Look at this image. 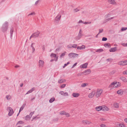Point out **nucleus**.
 <instances>
[{
  "mask_svg": "<svg viewBox=\"0 0 127 127\" xmlns=\"http://www.w3.org/2000/svg\"><path fill=\"white\" fill-rule=\"evenodd\" d=\"M8 27V23L5 22L2 25L1 28L2 31L3 32H5L7 31Z\"/></svg>",
  "mask_w": 127,
  "mask_h": 127,
  "instance_id": "nucleus-1",
  "label": "nucleus"
},
{
  "mask_svg": "<svg viewBox=\"0 0 127 127\" xmlns=\"http://www.w3.org/2000/svg\"><path fill=\"white\" fill-rule=\"evenodd\" d=\"M64 11L62 10L60 11L59 13L55 18V20L56 21H59L60 19L62 14H63Z\"/></svg>",
  "mask_w": 127,
  "mask_h": 127,
  "instance_id": "nucleus-2",
  "label": "nucleus"
},
{
  "mask_svg": "<svg viewBox=\"0 0 127 127\" xmlns=\"http://www.w3.org/2000/svg\"><path fill=\"white\" fill-rule=\"evenodd\" d=\"M103 92L102 90L100 89H97L95 94V96L97 97H99Z\"/></svg>",
  "mask_w": 127,
  "mask_h": 127,
  "instance_id": "nucleus-3",
  "label": "nucleus"
},
{
  "mask_svg": "<svg viewBox=\"0 0 127 127\" xmlns=\"http://www.w3.org/2000/svg\"><path fill=\"white\" fill-rule=\"evenodd\" d=\"M7 110L9 111L8 115L9 116H11L14 112L13 109L9 107H7Z\"/></svg>",
  "mask_w": 127,
  "mask_h": 127,
  "instance_id": "nucleus-4",
  "label": "nucleus"
},
{
  "mask_svg": "<svg viewBox=\"0 0 127 127\" xmlns=\"http://www.w3.org/2000/svg\"><path fill=\"white\" fill-rule=\"evenodd\" d=\"M118 64L122 65H127V60L120 61L118 63Z\"/></svg>",
  "mask_w": 127,
  "mask_h": 127,
  "instance_id": "nucleus-5",
  "label": "nucleus"
},
{
  "mask_svg": "<svg viewBox=\"0 0 127 127\" xmlns=\"http://www.w3.org/2000/svg\"><path fill=\"white\" fill-rule=\"evenodd\" d=\"M50 56L51 57L55 58V59H54V60L55 61H58V56H57L56 54L52 53L50 55Z\"/></svg>",
  "mask_w": 127,
  "mask_h": 127,
  "instance_id": "nucleus-6",
  "label": "nucleus"
},
{
  "mask_svg": "<svg viewBox=\"0 0 127 127\" xmlns=\"http://www.w3.org/2000/svg\"><path fill=\"white\" fill-rule=\"evenodd\" d=\"M78 55L76 54L73 53H70L68 54L69 57L70 58H74L76 57V55L78 56Z\"/></svg>",
  "mask_w": 127,
  "mask_h": 127,
  "instance_id": "nucleus-7",
  "label": "nucleus"
},
{
  "mask_svg": "<svg viewBox=\"0 0 127 127\" xmlns=\"http://www.w3.org/2000/svg\"><path fill=\"white\" fill-rule=\"evenodd\" d=\"M40 33V32L39 31H37L35 33H33L32 34V35L33 37V38H35L38 37Z\"/></svg>",
  "mask_w": 127,
  "mask_h": 127,
  "instance_id": "nucleus-8",
  "label": "nucleus"
},
{
  "mask_svg": "<svg viewBox=\"0 0 127 127\" xmlns=\"http://www.w3.org/2000/svg\"><path fill=\"white\" fill-rule=\"evenodd\" d=\"M44 62L42 60H40L39 62V66L40 67H42L43 66Z\"/></svg>",
  "mask_w": 127,
  "mask_h": 127,
  "instance_id": "nucleus-9",
  "label": "nucleus"
},
{
  "mask_svg": "<svg viewBox=\"0 0 127 127\" xmlns=\"http://www.w3.org/2000/svg\"><path fill=\"white\" fill-rule=\"evenodd\" d=\"M95 93V91H93L92 92L89 94L88 95L89 97L90 98H92L94 96Z\"/></svg>",
  "mask_w": 127,
  "mask_h": 127,
  "instance_id": "nucleus-10",
  "label": "nucleus"
},
{
  "mask_svg": "<svg viewBox=\"0 0 127 127\" xmlns=\"http://www.w3.org/2000/svg\"><path fill=\"white\" fill-rule=\"evenodd\" d=\"M88 64V63H86L84 64L81 65L80 66V67L81 68H86L87 67Z\"/></svg>",
  "mask_w": 127,
  "mask_h": 127,
  "instance_id": "nucleus-11",
  "label": "nucleus"
},
{
  "mask_svg": "<svg viewBox=\"0 0 127 127\" xmlns=\"http://www.w3.org/2000/svg\"><path fill=\"white\" fill-rule=\"evenodd\" d=\"M109 88H111V90H112L115 88V82H113L111 83V84L109 86Z\"/></svg>",
  "mask_w": 127,
  "mask_h": 127,
  "instance_id": "nucleus-12",
  "label": "nucleus"
},
{
  "mask_svg": "<svg viewBox=\"0 0 127 127\" xmlns=\"http://www.w3.org/2000/svg\"><path fill=\"white\" fill-rule=\"evenodd\" d=\"M124 92V91L123 90L121 89L118 91L117 93L118 94L121 95L123 94Z\"/></svg>",
  "mask_w": 127,
  "mask_h": 127,
  "instance_id": "nucleus-13",
  "label": "nucleus"
},
{
  "mask_svg": "<svg viewBox=\"0 0 127 127\" xmlns=\"http://www.w3.org/2000/svg\"><path fill=\"white\" fill-rule=\"evenodd\" d=\"M115 88H118L121 86V83L119 82H115Z\"/></svg>",
  "mask_w": 127,
  "mask_h": 127,
  "instance_id": "nucleus-14",
  "label": "nucleus"
},
{
  "mask_svg": "<svg viewBox=\"0 0 127 127\" xmlns=\"http://www.w3.org/2000/svg\"><path fill=\"white\" fill-rule=\"evenodd\" d=\"M96 110L97 111H99L102 109V106H99L96 107Z\"/></svg>",
  "mask_w": 127,
  "mask_h": 127,
  "instance_id": "nucleus-15",
  "label": "nucleus"
},
{
  "mask_svg": "<svg viewBox=\"0 0 127 127\" xmlns=\"http://www.w3.org/2000/svg\"><path fill=\"white\" fill-rule=\"evenodd\" d=\"M108 0L109 3L112 4L116 5V3L114 0Z\"/></svg>",
  "mask_w": 127,
  "mask_h": 127,
  "instance_id": "nucleus-16",
  "label": "nucleus"
},
{
  "mask_svg": "<svg viewBox=\"0 0 127 127\" xmlns=\"http://www.w3.org/2000/svg\"><path fill=\"white\" fill-rule=\"evenodd\" d=\"M91 70L90 69L86 70L85 71L83 72L84 73H85V74L87 75L91 73Z\"/></svg>",
  "mask_w": 127,
  "mask_h": 127,
  "instance_id": "nucleus-17",
  "label": "nucleus"
},
{
  "mask_svg": "<svg viewBox=\"0 0 127 127\" xmlns=\"http://www.w3.org/2000/svg\"><path fill=\"white\" fill-rule=\"evenodd\" d=\"M117 50V47H115L110 49L109 50V51L110 52H114L116 51Z\"/></svg>",
  "mask_w": 127,
  "mask_h": 127,
  "instance_id": "nucleus-18",
  "label": "nucleus"
},
{
  "mask_svg": "<svg viewBox=\"0 0 127 127\" xmlns=\"http://www.w3.org/2000/svg\"><path fill=\"white\" fill-rule=\"evenodd\" d=\"M35 88L34 87L32 88L31 90L28 91L26 95L28 94L32 93L33 91L34 90Z\"/></svg>",
  "mask_w": 127,
  "mask_h": 127,
  "instance_id": "nucleus-19",
  "label": "nucleus"
},
{
  "mask_svg": "<svg viewBox=\"0 0 127 127\" xmlns=\"http://www.w3.org/2000/svg\"><path fill=\"white\" fill-rule=\"evenodd\" d=\"M102 107V110L104 111H108L109 110V109L107 106H103Z\"/></svg>",
  "mask_w": 127,
  "mask_h": 127,
  "instance_id": "nucleus-20",
  "label": "nucleus"
},
{
  "mask_svg": "<svg viewBox=\"0 0 127 127\" xmlns=\"http://www.w3.org/2000/svg\"><path fill=\"white\" fill-rule=\"evenodd\" d=\"M82 122L84 124L89 125L91 123V122L87 120H83Z\"/></svg>",
  "mask_w": 127,
  "mask_h": 127,
  "instance_id": "nucleus-21",
  "label": "nucleus"
},
{
  "mask_svg": "<svg viewBox=\"0 0 127 127\" xmlns=\"http://www.w3.org/2000/svg\"><path fill=\"white\" fill-rule=\"evenodd\" d=\"M13 32V27H11L10 28V30L11 38V37L12 36Z\"/></svg>",
  "mask_w": 127,
  "mask_h": 127,
  "instance_id": "nucleus-22",
  "label": "nucleus"
},
{
  "mask_svg": "<svg viewBox=\"0 0 127 127\" xmlns=\"http://www.w3.org/2000/svg\"><path fill=\"white\" fill-rule=\"evenodd\" d=\"M82 35V34H78V35L75 38V39L76 40L79 39L81 38Z\"/></svg>",
  "mask_w": 127,
  "mask_h": 127,
  "instance_id": "nucleus-23",
  "label": "nucleus"
},
{
  "mask_svg": "<svg viewBox=\"0 0 127 127\" xmlns=\"http://www.w3.org/2000/svg\"><path fill=\"white\" fill-rule=\"evenodd\" d=\"M120 79L124 82H127V79L125 77H121L120 78Z\"/></svg>",
  "mask_w": 127,
  "mask_h": 127,
  "instance_id": "nucleus-24",
  "label": "nucleus"
},
{
  "mask_svg": "<svg viewBox=\"0 0 127 127\" xmlns=\"http://www.w3.org/2000/svg\"><path fill=\"white\" fill-rule=\"evenodd\" d=\"M72 95L73 97H78L79 96L80 94L79 93H74L72 94Z\"/></svg>",
  "mask_w": 127,
  "mask_h": 127,
  "instance_id": "nucleus-25",
  "label": "nucleus"
},
{
  "mask_svg": "<svg viewBox=\"0 0 127 127\" xmlns=\"http://www.w3.org/2000/svg\"><path fill=\"white\" fill-rule=\"evenodd\" d=\"M113 106L114 107L116 108H118L119 107V104L118 103H114L113 104Z\"/></svg>",
  "mask_w": 127,
  "mask_h": 127,
  "instance_id": "nucleus-26",
  "label": "nucleus"
},
{
  "mask_svg": "<svg viewBox=\"0 0 127 127\" xmlns=\"http://www.w3.org/2000/svg\"><path fill=\"white\" fill-rule=\"evenodd\" d=\"M66 81V80L64 79H61L58 80V82L59 83H62Z\"/></svg>",
  "mask_w": 127,
  "mask_h": 127,
  "instance_id": "nucleus-27",
  "label": "nucleus"
},
{
  "mask_svg": "<svg viewBox=\"0 0 127 127\" xmlns=\"http://www.w3.org/2000/svg\"><path fill=\"white\" fill-rule=\"evenodd\" d=\"M6 98L7 100H10L11 99L12 96L10 95H7L6 96Z\"/></svg>",
  "mask_w": 127,
  "mask_h": 127,
  "instance_id": "nucleus-28",
  "label": "nucleus"
},
{
  "mask_svg": "<svg viewBox=\"0 0 127 127\" xmlns=\"http://www.w3.org/2000/svg\"><path fill=\"white\" fill-rule=\"evenodd\" d=\"M104 46L105 47H109L110 48L111 47V45L110 43H105L104 45Z\"/></svg>",
  "mask_w": 127,
  "mask_h": 127,
  "instance_id": "nucleus-29",
  "label": "nucleus"
},
{
  "mask_svg": "<svg viewBox=\"0 0 127 127\" xmlns=\"http://www.w3.org/2000/svg\"><path fill=\"white\" fill-rule=\"evenodd\" d=\"M103 50L102 49H98L96 51V52H103Z\"/></svg>",
  "mask_w": 127,
  "mask_h": 127,
  "instance_id": "nucleus-30",
  "label": "nucleus"
},
{
  "mask_svg": "<svg viewBox=\"0 0 127 127\" xmlns=\"http://www.w3.org/2000/svg\"><path fill=\"white\" fill-rule=\"evenodd\" d=\"M55 100V98L54 97L52 98L50 100L49 102L50 103H52Z\"/></svg>",
  "mask_w": 127,
  "mask_h": 127,
  "instance_id": "nucleus-31",
  "label": "nucleus"
},
{
  "mask_svg": "<svg viewBox=\"0 0 127 127\" xmlns=\"http://www.w3.org/2000/svg\"><path fill=\"white\" fill-rule=\"evenodd\" d=\"M25 119L26 120H28L29 119H30L31 118V117L29 115H27L25 117Z\"/></svg>",
  "mask_w": 127,
  "mask_h": 127,
  "instance_id": "nucleus-32",
  "label": "nucleus"
},
{
  "mask_svg": "<svg viewBox=\"0 0 127 127\" xmlns=\"http://www.w3.org/2000/svg\"><path fill=\"white\" fill-rule=\"evenodd\" d=\"M64 53L62 54H61V55L60 56V57L61 58H63L65 55V53H66V52H64Z\"/></svg>",
  "mask_w": 127,
  "mask_h": 127,
  "instance_id": "nucleus-33",
  "label": "nucleus"
},
{
  "mask_svg": "<svg viewBox=\"0 0 127 127\" xmlns=\"http://www.w3.org/2000/svg\"><path fill=\"white\" fill-rule=\"evenodd\" d=\"M72 48H77V45L76 44H74L72 45Z\"/></svg>",
  "mask_w": 127,
  "mask_h": 127,
  "instance_id": "nucleus-34",
  "label": "nucleus"
},
{
  "mask_svg": "<svg viewBox=\"0 0 127 127\" xmlns=\"http://www.w3.org/2000/svg\"><path fill=\"white\" fill-rule=\"evenodd\" d=\"M119 126L120 127H125V126L124 123L119 124Z\"/></svg>",
  "mask_w": 127,
  "mask_h": 127,
  "instance_id": "nucleus-35",
  "label": "nucleus"
},
{
  "mask_svg": "<svg viewBox=\"0 0 127 127\" xmlns=\"http://www.w3.org/2000/svg\"><path fill=\"white\" fill-rule=\"evenodd\" d=\"M65 112L64 111H61L60 112V114L61 115H65Z\"/></svg>",
  "mask_w": 127,
  "mask_h": 127,
  "instance_id": "nucleus-36",
  "label": "nucleus"
},
{
  "mask_svg": "<svg viewBox=\"0 0 127 127\" xmlns=\"http://www.w3.org/2000/svg\"><path fill=\"white\" fill-rule=\"evenodd\" d=\"M24 123V122L22 121H18L16 125H20L22 124H23Z\"/></svg>",
  "mask_w": 127,
  "mask_h": 127,
  "instance_id": "nucleus-37",
  "label": "nucleus"
},
{
  "mask_svg": "<svg viewBox=\"0 0 127 127\" xmlns=\"http://www.w3.org/2000/svg\"><path fill=\"white\" fill-rule=\"evenodd\" d=\"M65 115L66 116V117H69L70 116V115L69 113L66 112H65Z\"/></svg>",
  "mask_w": 127,
  "mask_h": 127,
  "instance_id": "nucleus-38",
  "label": "nucleus"
},
{
  "mask_svg": "<svg viewBox=\"0 0 127 127\" xmlns=\"http://www.w3.org/2000/svg\"><path fill=\"white\" fill-rule=\"evenodd\" d=\"M114 17H112L110 18L107 19L106 20V22H107V21H109V20H111V19H113Z\"/></svg>",
  "mask_w": 127,
  "mask_h": 127,
  "instance_id": "nucleus-39",
  "label": "nucleus"
},
{
  "mask_svg": "<svg viewBox=\"0 0 127 127\" xmlns=\"http://www.w3.org/2000/svg\"><path fill=\"white\" fill-rule=\"evenodd\" d=\"M87 84H86V83H83L81 84V87H85L87 85Z\"/></svg>",
  "mask_w": 127,
  "mask_h": 127,
  "instance_id": "nucleus-40",
  "label": "nucleus"
},
{
  "mask_svg": "<svg viewBox=\"0 0 127 127\" xmlns=\"http://www.w3.org/2000/svg\"><path fill=\"white\" fill-rule=\"evenodd\" d=\"M103 31V29H99V32L98 34H99L100 33L102 32Z\"/></svg>",
  "mask_w": 127,
  "mask_h": 127,
  "instance_id": "nucleus-41",
  "label": "nucleus"
},
{
  "mask_svg": "<svg viewBox=\"0 0 127 127\" xmlns=\"http://www.w3.org/2000/svg\"><path fill=\"white\" fill-rule=\"evenodd\" d=\"M127 29V27H126V28L123 27V28H122L121 29V30L122 31H124L126 30Z\"/></svg>",
  "mask_w": 127,
  "mask_h": 127,
  "instance_id": "nucleus-42",
  "label": "nucleus"
},
{
  "mask_svg": "<svg viewBox=\"0 0 127 127\" xmlns=\"http://www.w3.org/2000/svg\"><path fill=\"white\" fill-rule=\"evenodd\" d=\"M69 64V62H68L66 64H64V65L63 66V68H64L65 66H66L68 64Z\"/></svg>",
  "mask_w": 127,
  "mask_h": 127,
  "instance_id": "nucleus-43",
  "label": "nucleus"
},
{
  "mask_svg": "<svg viewBox=\"0 0 127 127\" xmlns=\"http://www.w3.org/2000/svg\"><path fill=\"white\" fill-rule=\"evenodd\" d=\"M35 14V13L34 12H33L28 15V16L31 15H34Z\"/></svg>",
  "mask_w": 127,
  "mask_h": 127,
  "instance_id": "nucleus-44",
  "label": "nucleus"
},
{
  "mask_svg": "<svg viewBox=\"0 0 127 127\" xmlns=\"http://www.w3.org/2000/svg\"><path fill=\"white\" fill-rule=\"evenodd\" d=\"M91 22H84L83 24H91Z\"/></svg>",
  "mask_w": 127,
  "mask_h": 127,
  "instance_id": "nucleus-45",
  "label": "nucleus"
},
{
  "mask_svg": "<svg viewBox=\"0 0 127 127\" xmlns=\"http://www.w3.org/2000/svg\"><path fill=\"white\" fill-rule=\"evenodd\" d=\"M107 40V38L105 37H103L102 39V41H106Z\"/></svg>",
  "mask_w": 127,
  "mask_h": 127,
  "instance_id": "nucleus-46",
  "label": "nucleus"
},
{
  "mask_svg": "<svg viewBox=\"0 0 127 127\" xmlns=\"http://www.w3.org/2000/svg\"><path fill=\"white\" fill-rule=\"evenodd\" d=\"M123 74L124 75H127V70L123 72Z\"/></svg>",
  "mask_w": 127,
  "mask_h": 127,
  "instance_id": "nucleus-47",
  "label": "nucleus"
},
{
  "mask_svg": "<svg viewBox=\"0 0 127 127\" xmlns=\"http://www.w3.org/2000/svg\"><path fill=\"white\" fill-rule=\"evenodd\" d=\"M65 86L66 84H62L61 86V87L62 88H63L65 87Z\"/></svg>",
  "mask_w": 127,
  "mask_h": 127,
  "instance_id": "nucleus-48",
  "label": "nucleus"
},
{
  "mask_svg": "<svg viewBox=\"0 0 127 127\" xmlns=\"http://www.w3.org/2000/svg\"><path fill=\"white\" fill-rule=\"evenodd\" d=\"M63 95L64 96H68V94L67 92H64V94Z\"/></svg>",
  "mask_w": 127,
  "mask_h": 127,
  "instance_id": "nucleus-49",
  "label": "nucleus"
},
{
  "mask_svg": "<svg viewBox=\"0 0 127 127\" xmlns=\"http://www.w3.org/2000/svg\"><path fill=\"white\" fill-rule=\"evenodd\" d=\"M34 113V112L33 111V112H31L30 113V114L29 115L31 117H32V115Z\"/></svg>",
  "mask_w": 127,
  "mask_h": 127,
  "instance_id": "nucleus-50",
  "label": "nucleus"
},
{
  "mask_svg": "<svg viewBox=\"0 0 127 127\" xmlns=\"http://www.w3.org/2000/svg\"><path fill=\"white\" fill-rule=\"evenodd\" d=\"M39 0H38L35 2L34 4V5H37V4L39 3Z\"/></svg>",
  "mask_w": 127,
  "mask_h": 127,
  "instance_id": "nucleus-51",
  "label": "nucleus"
},
{
  "mask_svg": "<svg viewBox=\"0 0 127 127\" xmlns=\"http://www.w3.org/2000/svg\"><path fill=\"white\" fill-rule=\"evenodd\" d=\"M122 45L124 46H127V43H123Z\"/></svg>",
  "mask_w": 127,
  "mask_h": 127,
  "instance_id": "nucleus-52",
  "label": "nucleus"
},
{
  "mask_svg": "<svg viewBox=\"0 0 127 127\" xmlns=\"http://www.w3.org/2000/svg\"><path fill=\"white\" fill-rule=\"evenodd\" d=\"M72 45L70 44V45H68L67 46V47L68 48H71L72 47Z\"/></svg>",
  "mask_w": 127,
  "mask_h": 127,
  "instance_id": "nucleus-53",
  "label": "nucleus"
},
{
  "mask_svg": "<svg viewBox=\"0 0 127 127\" xmlns=\"http://www.w3.org/2000/svg\"><path fill=\"white\" fill-rule=\"evenodd\" d=\"M59 93L62 95H63L64 94V92L63 91H61L59 92Z\"/></svg>",
  "mask_w": 127,
  "mask_h": 127,
  "instance_id": "nucleus-54",
  "label": "nucleus"
},
{
  "mask_svg": "<svg viewBox=\"0 0 127 127\" xmlns=\"http://www.w3.org/2000/svg\"><path fill=\"white\" fill-rule=\"evenodd\" d=\"M79 9H78L77 8H75L74 9V12H76L77 11H79Z\"/></svg>",
  "mask_w": 127,
  "mask_h": 127,
  "instance_id": "nucleus-55",
  "label": "nucleus"
},
{
  "mask_svg": "<svg viewBox=\"0 0 127 127\" xmlns=\"http://www.w3.org/2000/svg\"><path fill=\"white\" fill-rule=\"evenodd\" d=\"M81 23H84V22L82 20H80L79 21V22L78 23L79 24Z\"/></svg>",
  "mask_w": 127,
  "mask_h": 127,
  "instance_id": "nucleus-56",
  "label": "nucleus"
},
{
  "mask_svg": "<svg viewBox=\"0 0 127 127\" xmlns=\"http://www.w3.org/2000/svg\"><path fill=\"white\" fill-rule=\"evenodd\" d=\"M101 127H105L106 126V125L103 124H102L100 126Z\"/></svg>",
  "mask_w": 127,
  "mask_h": 127,
  "instance_id": "nucleus-57",
  "label": "nucleus"
},
{
  "mask_svg": "<svg viewBox=\"0 0 127 127\" xmlns=\"http://www.w3.org/2000/svg\"><path fill=\"white\" fill-rule=\"evenodd\" d=\"M77 49L78 50H81L82 49V48L81 46V47L78 46L77 47Z\"/></svg>",
  "mask_w": 127,
  "mask_h": 127,
  "instance_id": "nucleus-58",
  "label": "nucleus"
},
{
  "mask_svg": "<svg viewBox=\"0 0 127 127\" xmlns=\"http://www.w3.org/2000/svg\"><path fill=\"white\" fill-rule=\"evenodd\" d=\"M60 50V48H57L55 50V52H56L57 51H59Z\"/></svg>",
  "mask_w": 127,
  "mask_h": 127,
  "instance_id": "nucleus-59",
  "label": "nucleus"
},
{
  "mask_svg": "<svg viewBox=\"0 0 127 127\" xmlns=\"http://www.w3.org/2000/svg\"><path fill=\"white\" fill-rule=\"evenodd\" d=\"M23 109V108L22 107H21L20 109V110H19V113H20V112H21L22 110Z\"/></svg>",
  "mask_w": 127,
  "mask_h": 127,
  "instance_id": "nucleus-60",
  "label": "nucleus"
},
{
  "mask_svg": "<svg viewBox=\"0 0 127 127\" xmlns=\"http://www.w3.org/2000/svg\"><path fill=\"white\" fill-rule=\"evenodd\" d=\"M82 34V30L81 29H80L78 34Z\"/></svg>",
  "mask_w": 127,
  "mask_h": 127,
  "instance_id": "nucleus-61",
  "label": "nucleus"
},
{
  "mask_svg": "<svg viewBox=\"0 0 127 127\" xmlns=\"http://www.w3.org/2000/svg\"><path fill=\"white\" fill-rule=\"evenodd\" d=\"M77 63H76L75 64H74L72 66V68H73L77 64Z\"/></svg>",
  "mask_w": 127,
  "mask_h": 127,
  "instance_id": "nucleus-62",
  "label": "nucleus"
},
{
  "mask_svg": "<svg viewBox=\"0 0 127 127\" xmlns=\"http://www.w3.org/2000/svg\"><path fill=\"white\" fill-rule=\"evenodd\" d=\"M81 47H82V49H84L85 48V46L84 45H82Z\"/></svg>",
  "mask_w": 127,
  "mask_h": 127,
  "instance_id": "nucleus-63",
  "label": "nucleus"
},
{
  "mask_svg": "<svg viewBox=\"0 0 127 127\" xmlns=\"http://www.w3.org/2000/svg\"><path fill=\"white\" fill-rule=\"evenodd\" d=\"M112 60V59H108L107 60V61L108 62L111 61Z\"/></svg>",
  "mask_w": 127,
  "mask_h": 127,
  "instance_id": "nucleus-64",
  "label": "nucleus"
}]
</instances>
